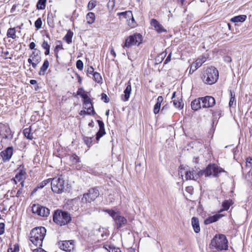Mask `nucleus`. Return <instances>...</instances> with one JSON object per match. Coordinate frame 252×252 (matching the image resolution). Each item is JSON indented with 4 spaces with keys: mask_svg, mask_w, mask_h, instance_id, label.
I'll return each mask as SVG.
<instances>
[{
    "mask_svg": "<svg viewBox=\"0 0 252 252\" xmlns=\"http://www.w3.org/2000/svg\"><path fill=\"white\" fill-rule=\"evenodd\" d=\"M46 233V229L44 227H36L33 228L29 234V240L31 242L30 245L33 244L37 247H41Z\"/></svg>",
    "mask_w": 252,
    "mask_h": 252,
    "instance_id": "nucleus-1",
    "label": "nucleus"
},
{
    "mask_svg": "<svg viewBox=\"0 0 252 252\" xmlns=\"http://www.w3.org/2000/svg\"><path fill=\"white\" fill-rule=\"evenodd\" d=\"M210 248L217 252L228 249V241L223 234H216L212 239L210 244Z\"/></svg>",
    "mask_w": 252,
    "mask_h": 252,
    "instance_id": "nucleus-2",
    "label": "nucleus"
},
{
    "mask_svg": "<svg viewBox=\"0 0 252 252\" xmlns=\"http://www.w3.org/2000/svg\"><path fill=\"white\" fill-rule=\"evenodd\" d=\"M53 220L57 225L63 226L69 223L71 220V217L67 212L57 210L54 212Z\"/></svg>",
    "mask_w": 252,
    "mask_h": 252,
    "instance_id": "nucleus-3",
    "label": "nucleus"
},
{
    "mask_svg": "<svg viewBox=\"0 0 252 252\" xmlns=\"http://www.w3.org/2000/svg\"><path fill=\"white\" fill-rule=\"evenodd\" d=\"M219 78L218 70L214 67H211L206 69L203 74V81L207 84L212 85L218 80Z\"/></svg>",
    "mask_w": 252,
    "mask_h": 252,
    "instance_id": "nucleus-4",
    "label": "nucleus"
},
{
    "mask_svg": "<svg viewBox=\"0 0 252 252\" xmlns=\"http://www.w3.org/2000/svg\"><path fill=\"white\" fill-rule=\"evenodd\" d=\"M104 212L108 213L116 222L117 228L119 229L127 223V220L122 216L119 212H116L112 209H106Z\"/></svg>",
    "mask_w": 252,
    "mask_h": 252,
    "instance_id": "nucleus-5",
    "label": "nucleus"
},
{
    "mask_svg": "<svg viewBox=\"0 0 252 252\" xmlns=\"http://www.w3.org/2000/svg\"><path fill=\"white\" fill-rule=\"evenodd\" d=\"M64 180L62 176L56 177L51 180V189L56 193H62L64 189Z\"/></svg>",
    "mask_w": 252,
    "mask_h": 252,
    "instance_id": "nucleus-6",
    "label": "nucleus"
},
{
    "mask_svg": "<svg viewBox=\"0 0 252 252\" xmlns=\"http://www.w3.org/2000/svg\"><path fill=\"white\" fill-rule=\"evenodd\" d=\"M183 174H185V177L186 180H195L200 176V171L195 170L193 168L185 169V168H183L182 166H180L179 174L183 177Z\"/></svg>",
    "mask_w": 252,
    "mask_h": 252,
    "instance_id": "nucleus-7",
    "label": "nucleus"
},
{
    "mask_svg": "<svg viewBox=\"0 0 252 252\" xmlns=\"http://www.w3.org/2000/svg\"><path fill=\"white\" fill-rule=\"evenodd\" d=\"M142 41V36L140 34H134L129 36L125 40L123 47L130 48L134 45L138 46Z\"/></svg>",
    "mask_w": 252,
    "mask_h": 252,
    "instance_id": "nucleus-8",
    "label": "nucleus"
},
{
    "mask_svg": "<svg viewBox=\"0 0 252 252\" xmlns=\"http://www.w3.org/2000/svg\"><path fill=\"white\" fill-rule=\"evenodd\" d=\"M222 171L221 168H219L215 164H213L208 165L204 170H200V176L204 175L205 177H217Z\"/></svg>",
    "mask_w": 252,
    "mask_h": 252,
    "instance_id": "nucleus-9",
    "label": "nucleus"
},
{
    "mask_svg": "<svg viewBox=\"0 0 252 252\" xmlns=\"http://www.w3.org/2000/svg\"><path fill=\"white\" fill-rule=\"evenodd\" d=\"M32 213L42 217H48L50 214V210L48 208L38 204H33L32 207Z\"/></svg>",
    "mask_w": 252,
    "mask_h": 252,
    "instance_id": "nucleus-10",
    "label": "nucleus"
},
{
    "mask_svg": "<svg viewBox=\"0 0 252 252\" xmlns=\"http://www.w3.org/2000/svg\"><path fill=\"white\" fill-rule=\"evenodd\" d=\"M99 194V191L97 189H91L87 193L84 194L82 201L83 203H91L94 201L98 196Z\"/></svg>",
    "mask_w": 252,
    "mask_h": 252,
    "instance_id": "nucleus-11",
    "label": "nucleus"
},
{
    "mask_svg": "<svg viewBox=\"0 0 252 252\" xmlns=\"http://www.w3.org/2000/svg\"><path fill=\"white\" fill-rule=\"evenodd\" d=\"M74 240L61 241L58 242V245L60 249L67 252H74Z\"/></svg>",
    "mask_w": 252,
    "mask_h": 252,
    "instance_id": "nucleus-12",
    "label": "nucleus"
},
{
    "mask_svg": "<svg viewBox=\"0 0 252 252\" xmlns=\"http://www.w3.org/2000/svg\"><path fill=\"white\" fill-rule=\"evenodd\" d=\"M16 171L17 172L15 177L12 179V180L15 184H17L18 182L25 180L26 178L27 173L26 169L23 165H20Z\"/></svg>",
    "mask_w": 252,
    "mask_h": 252,
    "instance_id": "nucleus-13",
    "label": "nucleus"
},
{
    "mask_svg": "<svg viewBox=\"0 0 252 252\" xmlns=\"http://www.w3.org/2000/svg\"><path fill=\"white\" fill-rule=\"evenodd\" d=\"M0 135L5 139H11L13 137V134L9 126L2 123L0 124Z\"/></svg>",
    "mask_w": 252,
    "mask_h": 252,
    "instance_id": "nucleus-14",
    "label": "nucleus"
},
{
    "mask_svg": "<svg viewBox=\"0 0 252 252\" xmlns=\"http://www.w3.org/2000/svg\"><path fill=\"white\" fill-rule=\"evenodd\" d=\"M202 99V107L210 108L214 106L216 104L215 98L211 96H206L201 97Z\"/></svg>",
    "mask_w": 252,
    "mask_h": 252,
    "instance_id": "nucleus-15",
    "label": "nucleus"
},
{
    "mask_svg": "<svg viewBox=\"0 0 252 252\" xmlns=\"http://www.w3.org/2000/svg\"><path fill=\"white\" fill-rule=\"evenodd\" d=\"M13 152L12 147H8L0 153V156L4 162L9 161L11 159Z\"/></svg>",
    "mask_w": 252,
    "mask_h": 252,
    "instance_id": "nucleus-16",
    "label": "nucleus"
},
{
    "mask_svg": "<svg viewBox=\"0 0 252 252\" xmlns=\"http://www.w3.org/2000/svg\"><path fill=\"white\" fill-rule=\"evenodd\" d=\"M151 25L154 27V30L158 33L167 32V30L155 19H152L150 22Z\"/></svg>",
    "mask_w": 252,
    "mask_h": 252,
    "instance_id": "nucleus-17",
    "label": "nucleus"
},
{
    "mask_svg": "<svg viewBox=\"0 0 252 252\" xmlns=\"http://www.w3.org/2000/svg\"><path fill=\"white\" fill-rule=\"evenodd\" d=\"M40 51L37 49H34L32 52L30 57L32 58V60L33 61V63H32V66L34 68H36L37 64L41 62V58L39 55Z\"/></svg>",
    "mask_w": 252,
    "mask_h": 252,
    "instance_id": "nucleus-18",
    "label": "nucleus"
},
{
    "mask_svg": "<svg viewBox=\"0 0 252 252\" xmlns=\"http://www.w3.org/2000/svg\"><path fill=\"white\" fill-rule=\"evenodd\" d=\"M82 215H90L96 210L94 207H92L91 204L86 203L85 205H82Z\"/></svg>",
    "mask_w": 252,
    "mask_h": 252,
    "instance_id": "nucleus-19",
    "label": "nucleus"
},
{
    "mask_svg": "<svg viewBox=\"0 0 252 252\" xmlns=\"http://www.w3.org/2000/svg\"><path fill=\"white\" fill-rule=\"evenodd\" d=\"M97 122L99 126V130L96 134V140L98 141L99 139L105 134L104 128V124L103 122L100 120H97Z\"/></svg>",
    "mask_w": 252,
    "mask_h": 252,
    "instance_id": "nucleus-20",
    "label": "nucleus"
},
{
    "mask_svg": "<svg viewBox=\"0 0 252 252\" xmlns=\"http://www.w3.org/2000/svg\"><path fill=\"white\" fill-rule=\"evenodd\" d=\"M131 92V86L130 83L128 82L126 88L124 91V94L122 95V99L124 101H126L128 100Z\"/></svg>",
    "mask_w": 252,
    "mask_h": 252,
    "instance_id": "nucleus-21",
    "label": "nucleus"
},
{
    "mask_svg": "<svg viewBox=\"0 0 252 252\" xmlns=\"http://www.w3.org/2000/svg\"><path fill=\"white\" fill-rule=\"evenodd\" d=\"M223 216L221 214H216L215 215L210 216L205 219L204 223L205 224H209L211 223L214 222L218 220L220 218Z\"/></svg>",
    "mask_w": 252,
    "mask_h": 252,
    "instance_id": "nucleus-22",
    "label": "nucleus"
},
{
    "mask_svg": "<svg viewBox=\"0 0 252 252\" xmlns=\"http://www.w3.org/2000/svg\"><path fill=\"white\" fill-rule=\"evenodd\" d=\"M201 97L195 99L191 103V106L192 110L196 111L202 107Z\"/></svg>",
    "mask_w": 252,
    "mask_h": 252,
    "instance_id": "nucleus-23",
    "label": "nucleus"
},
{
    "mask_svg": "<svg viewBox=\"0 0 252 252\" xmlns=\"http://www.w3.org/2000/svg\"><path fill=\"white\" fill-rule=\"evenodd\" d=\"M191 224L195 233H199L200 231L198 219L193 217L191 219Z\"/></svg>",
    "mask_w": 252,
    "mask_h": 252,
    "instance_id": "nucleus-24",
    "label": "nucleus"
},
{
    "mask_svg": "<svg viewBox=\"0 0 252 252\" xmlns=\"http://www.w3.org/2000/svg\"><path fill=\"white\" fill-rule=\"evenodd\" d=\"M163 100V98L162 96H159L157 98V101L154 106V113L157 114L159 113L161 107V104Z\"/></svg>",
    "mask_w": 252,
    "mask_h": 252,
    "instance_id": "nucleus-25",
    "label": "nucleus"
},
{
    "mask_svg": "<svg viewBox=\"0 0 252 252\" xmlns=\"http://www.w3.org/2000/svg\"><path fill=\"white\" fill-rule=\"evenodd\" d=\"M205 61L206 58L205 57L198 58L194 63L191 64V68L194 67V69H197L200 67Z\"/></svg>",
    "mask_w": 252,
    "mask_h": 252,
    "instance_id": "nucleus-26",
    "label": "nucleus"
},
{
    "mask_svg": "<svg viewBox=\"0 0 252 252\" xmlns=\"http://www.w3.org/2000/svg\"><path fill=\"white\" fill-rule=\"evenodd\" d=\"M118 15L120 16H122L123 18L126 19L127 20H128V19H131L132 22L134 21L132 12L131 11L119 12L118 13Z\"/></svg>",
    "mask_w": 252,
    "mask_h": 252,
    "instance_id": "nucleus-27",
    "label": "nucleus"
},
{
    "mask_svg": "<svg viewBox=\"0 0 252 252\" xmlns=\"http://www.w3.org/2000/svg\"><path fill=\"white\" fill-rule=\"evenodd\" d=\"M49 65V63L47 60H45L43 63V64L41 66L40 69L39 74L40 75H44L45 72Z\"/></svg>",
    "mask_w": 252,
    "mask_h": 252,
    "instance_id": "nucleus-28",
    "label": "nucleus"
},
{
    "mask_svg": "<svg viewBox=\"0 0 252 252\" xmlns=\"http://www.w3.org/2000/svg\"><path fill=\"white\" fill-rule=\"evenodd\" d=\"M236 105V100L235 98V93L230 91V98L229 102V106L230 107H235Z\"/></svg>",
    "mask_w": 252,
    "mask_h": 252,
    "instance_id": "nucleus-29",
    "label": "nucleus"
},
{
    "mask_svg": "<svg viewBox=\"0 0 252 252\" xmlns=\"http://www.w3.org/2000/svg\"><path fill=\"white\" fill-rule=\"evenodd\" d=\"M73 33L71 31H68L65 35L63 38V39L68 44L72 42V38L73 37Z\"/></svg>",
    "mask_w": 252,
    "mask_h": 252,
    "instance_id": "nucleus-30",
    "label": "nucleus"
},
{
    "mask_svg": "<svg viewBox=\"0 0 252 252\" xmlns=\"http://www.w3.org/2000/svg\"><path fill=\"white\" fill-rule=\"evenodd\" d=\"M6 35L8 38H11L13 39H15L16 38L15 28H9L7 30Z\"/></svg>",
    "mask_w": 252,
    "mask_h": 252,
    "instance_id": "nucleus-31",
    "label": "nucleus"
},
{
    "mask_svg": "<svg viewBox=\"0 0 252 252\" xmlns=\"http://www.w3.org/2000/svg\"><path fill=\"white\" fill-rule=\"evenodd\" d=\"M95 18V15L93 12H89L86 15L87 22L89 24H93L94 22Z\"/></svg>",
    "mask_w": 252,
    "mask_h": 252,
    "instance_id": "nucleus-32",
    "label": "nucleus"
},
{
    "mask_svg": "<svg viewBox=\"0 0 252 252\" xmlns=\"http://www.w3.org/2000/svg\"><path fill=\"white\" fill-rule=\"evenodd\" d=\"M246 15H241L233 17L232 18L231 21L233 22H243L246 20Z\"/></svg>",
    "mask_w": 252,
    "mask_h": 252,
    "instance_id": "nucleus-33",
    "label": "nucleus"
},
{
    "mask_svg": "<svg viewBox=\"0 0 252 252\" xmlns=\"http://www.w3.org/2000/svg\"><path fill=\"white\" fill-rule=\"evenodd\" d=\"M32 129L30 127L26 128L24 129L23 133L24 136L28 139L32 140L33 139L32 134L31 133Z\"/></svg>",
    "mask_w": 252,
    "mask_h": 252,
    "instance_id": "nucleus-34",
    "label": "nucleus"
},
{
    "mask_svg": "<svg viewBox=\"0 0 252 252\" xmlns=\"http://www.w3.org/2000/svg\"><path fill=\"white\" fill-rule=\"evenodd\" d=\"M54 17L55 15L51 13L48 14L47 16V24L50 27L53 28L54 27Z\"/></svg>",
    "mask_w": 252,
    "mask_h": 252,
    "instance_id": "nucleus-35",
    "label": "nucleus"
},
{
    "mask_svg": "<svg viewBox=\"0 0 252 252\" xmlns=\"http://www.w3.org/2000/svg\"><path fill=\"white\" fill-rule=\"evenodd\" d=\"M85 109H87V113L88 115H94L95 114L92 103L90 106L87 104L85 105Z\"/></svg>",
    "mask_w": 252,
    "mask_h": 252,
    "instance_id": "nucleus-36",
    "label": "nucleus"
},
{
    "mask_svg": "<svg viewBox=\"0 0 252 252\" xmlns=\"http://www.w3.org/2000/svg\"><path fill=\"white\" fill-rule=\"evenodd\" d=\"M232 204V201L230 200H224L222 204V206L223 207V209L220 211L223 210H227L229 209L231 205Z\"/></svg>",
    "mask_w": 252,
    "mask_h": 252,
    "instance_id": "nucleus-37",
    "label": "nucleus"
},
{
    "mask_svg": "<svg viewBox=\"0 0 252 252\" xmlns=\"http://www.w3.org/2000/svg\"><path fill=\"white\" fill-rule=\"evenodd\" d=\"M94 137H87V136H84L83 138V141L84 143L87 145L88 147H90L92 145L93 142V139Z\"/></svg>",
    "mask_w": 252,
    "mask_h": 252,
    "instance_id": "nucleus-38",
    "label": "nucleus"
},
{
    "mask_svg": "<svg viewBox=\"0 0 252 252\" xmlns=\"http://www.w3.org/2000/svg\"><path fill=\"white\" fill-rule=\"evenodd\" d=\"M94 79L97 83H102V79L100 73L95 72L93 73Z\"/></svg>",
    "mask_w": 252,
    "mask_h": 252,
    "instance_id": "nucleus-39",
    "label": "nucleus"
},
{
    "mask_svg": "<svg viewBox=\"0 0 252 252\" xmlns=\"http://www.w3.org/2000/svg\"><path fill=\"white\" fill-rule=\"evenodd\" d=\"M46 0H38L36 7L38 9H44L45 8Z\"/></svg>",
    "mask_w": 252,
    "mask_h": 252,
    "instance_id": "nucleus-40",
    "label": "nucleus"
},
{
    "mask_svg": "<svg viewBox=\"0 0 252 252\" xmlns=\"http://www.w3.org/2000/svg\"><path fill=\"white\" fill-rule=\"evenodd\" d=\"M51 179H48L47 180L43 181L42 182H41L38 185V186H37V187L35 189V190H36L37 189H42L46 185L51 183Z\"/></svg>",
    "mask_w": 252,
    "mask_h": 252,
    "instance_id": "nucleus-41",
    "label": "nucleus"
},
{
    "mask_svg": "<svg viewBox=\"0 0 252 252\" xmlns=\"http://www.w3.org/2000/svg\"><path fill=\"white\" fill-rule=\"evenodd\" d=\"M69 160L73 163H79L80 162V159L76 155H73L70 156Z\"/></svg>",
    "mask_w": 252,
    "mask_h": 252,
    "instance_id": "nucleus-42",
    "label": "nucleus"
},
{
    "mask_svg": "<svg viewBox=\"0 0 252 252\" xmlns=\"http://www.w3.org/2000/svg\"><path fill=\"white\" fill-rule=\"evenodd\" d=\"M96 4V2L95 0H90L88 4L87 8L88 10H92L93 9H94Z\"/></svg>",
    "mask_w": 252,
    "mask_h": 252,
    "instance_id": "nucleus-43",
    "label": "nucleus"
},
{
    "mask_svg": "<svg viewBox=\"0 0 252 252\" xmlns=\"http://www.w3.org/2000/svg\"><path fill=\"white\" fill-rule=\"evenodd\" d=\"M42 20L40 18H38L34 23V26L37 30H39L41 28L42 26Z\"/></svg>",
    "mask_w": 252,
    "mask_h": 252,
    "instance_id": "nucleus-44",
    "label": "nucleus"
},
{
    "mask_svg": "<svg viewBox=\"0 0 252 252\" xmlns=\"http://www.w3.org/2000/svg\"><path fill=\"white\" fill-rule=\"evenodd\" d=\"M174 106L178 109H181L183 108V105L182 102L179 100H174L173 101Z\"/></svg>",
    "mask_w": 252,
    "mask_h": 252,
    "instance_id": "nucleus-45",
    "label": "nucleus"
},
{
    "mask_svg": "<svg viewBox=\"0 0 252 252\" xmlns=\"http://www.w3.org/2000/svg\"><path fill=\"white\" fill-rule=\"evenodd\" d=\"M165 55H166V53L163 52V53L160 54L159 55H158L157 57L156 60L159 63H161L162 61V60H163Z\"/></svg>",
    "mask_w": 252,
    "mask_h": 252,
    "instance_id": "nucleus-46",
    "label": "nucleus"
},
{
    "mask_svg": "<svg viewBox=\"0 0 252 252\" xmlns=\"http://www.w3.org/2000/svg\"><path fill=\"white\" fill-rule=\"evenodd\" d=\"M76 67L80 70H82L83 68V63L82 61L78 60L76 62Z\"/></svg>",
    "mask_w": 252,
    "mask_h": 252,
    "instance_id": "nucleus-47",
    "label": "nucleus"
},
{
    "mask_svg": "<svg viewBox=\"0 0 252 252\" xmlns=\"http://www.w3.org/2000/svg\"><path fill=\"white\" fill-rule=\"evenodd\" d=\"M246 165L247 167L252 168V158H248L246 159Z\"/></svg>",
    "mask_w": 252,
    "mask_h": 252,
    "instance_id": "nucleus-48",
    "label": "nucleus"
},
{
    "mask_svg": "<svg viewBox=\"0 0 252 252\" xmlns=\"http://www.w3.org/2000/svg\"><path fill=\"white\" fill-rule=\"evenodd\" d=\"M77 94L78 95H81V96L84 99H85V98H87L88 96L86 92H83L82 93H80V90H78L77 92Z\"/></svg>",
    "mask_w": 252,
    "mask_h": 252,
    "instance_id": "nucleus-49",
    "label": "nucleus"
},
{
    "mask_svg": "<svg viewBox=\"0 0 252 252\" xmlns=\"http://www.w3.org/2000/svg\"><path fill=\"white\" fill-rule=\"evenodd\" d=\"M5 224L3 222L0 223V235L4 233Z\"/></svg>",
    "mask_w": 252,
    "mask_h": 252,
    "instance_id": "nucleus-50",
    "label": "nucleus"
},
{
    "mask_svg": "<svg viewBox=\"0 0 252 252\" xmlns=\"http://www.w3.org/2000/svg\"><path fill=\"white\" fill-rule=\"evenodd\" d=\"M101 99L105 102L107 103L109 101V99L107 95L104 93L101 94Z\"/></svg>",
    "mask_w": 252,
    "mask_h": 252,
    "instance_id": "nucleus-51",
    "label": "nucleus"
},
{
    "mask_svg": "<svg viewBox=\"0 0 252 252\" xmlns=\"http://www.w3.org/2000/svg\"><path fill=\"white\" fill-rule=\"evenodd\" d=\"M84 105H91L92 102L91 99L89 97H88L87 98H85V99H84Z\"/></svg>",
    "mask_w": 252,
    "mask_h": 252,
    "instance_id": "nucleus-52",
    "label": "nucleus"
},
{
    "mask_svg": "<svg viewBox=\"0 0 252 252\" xmlns=\"http://www.w3.org/2000/svg\"><path fill=\"white\" fill-rule=\"evenodd\" d=\"M186 191L189 194L191 195L193 194V189L191 186L187 187L186 188Z\"/></svg>",
    "mask_w": 252,
    "mask_h": 252,
    "instance_id": "nucleus-53",
    "label": "nucleus"
},
{
    "mask_svg": "<svg viewBox=\"0 0 252 252\" xmlns=\"http://www.w3.org/2000/svg\"><path fill=\"white\" fill-rule=\"evenodd\" d=\"M41 46L44 49H48V48H50V46L48 44V42L45 40L43 42Z\"/></svg>",
    "mask_w": 252,
    "mask_h": 252,
    "instance_id": "nucleus-54",
    "label": "nucleus"
},
{
    "mask_svg": "<svg viewBox=\"0 0 252 252\" xmlns=\"http://www.w3.org/2000/svg\"><path fill=\"white\" fill-rule=\"evenodd\" d=\"M2 54H3L5 56V57H3V58L4 59H11L12 58V55H11V56H10V57H8V55L9 54V52L8 51L2 52Z\"/></svg>",
    "mask_w": 252,
    "mask_h": 252,
    "instance_id": "nucleus-55",
    "label": "nucleus"
},
{
    "mask_svg": "<svg viewBox=\"0 0 252 252\" xmlns=\"http://www.w3.org/2000/svg\"><path fill=\"white\" fill-rule=\"evenodd\" d=\"M19 251L18 247L14 246V248H10L8 249V252H18Z\"/></svg>",
    "mask_w": 252,
    "mask_h": 252,
    "instance_id": "nucleus-56",
    "label": "nucleus"
},
{
    "mask_svg": "<svg viewBox=\"0 0 252 252\" xmlns=\"http://www.w3.org/2000/svg\"><path fill=\"white\" fill-rule=\"evenodd\" d=\"M103 248L109 252V251H112V249L113 248V246L110 245L105 244L103 246Z\"/></svg>",
    "mask_w": 252,
    "mask_h": 252,
    "instance_id": "nucleus-57",
    "label": "nucleus"
},
{
    "mask_svg": "<svg viewBox=\"0 0 252 252\" xmlns=\"http://www.w3.org/2000/svg\"><path fill=\"white\" fill-rule=\"evenodd\" d=\"M171 55H172V53H170L169 54V55H168L167 57L166 58V59H165L164 62V64H166L167 63L169 62L171 60Z\"/></svg>",
    "mask_w": 252,
    "mask_h": 252,
    "instance_id": "nucleus-58",
    "label": "nucleus"
},
{
    "mask_svg": "<svg viewBox=\"0 0 252 252\" xmlns=\"http://www.w3.org/2000/svg\"><path fill=\"white\" fill-rule=\"evenodd\" d=\"M94 68L92 66H90L88 68L87 72L89 74H93L94 73Z\"/></svg>",
    "mask_w": 252,
    "mask_h": 252,
    "instance_id": "nucleus-59",
    "label": "nucleus"
},
{
    "mask_svg": "<svg viewBox=\"0 0 252 252\" xmlns=\"http://www.w3.org/2000/svg\"><path fill=\"white\" fill-rule=\"evenodd\" d=\"M46 251L43 249H41V247H38V248L35 249L33 250V252H45Z\"/></svg>",
    "mask_w": 252,
    "mask_h": 252,
    "instance_id": "nucleus-60",
    "label": "nucleus"
},
{
    "mask_svg": "<svg viewBox=\"0 0 252 252\" xmlns=\"http://www.w3.org/2000/svg\"><path fill=\"white\" fill-rule=\"evenodd\" d=\"M109 252H121V251L118 248L113 247V248L112 249V251H109Z\"/></svg>",
    "mask_w": 252,
    "mask_h": 252,
    "instance_id": "nucleus-61",
    "label": "nucleus"
},
{
    "mask_svg": "<svg viewBox=\"0 0 252 252\" xmlns=\"http://www.w3.org/2000/svg\"><path fill=\"white\" fill-rule=\"evenodd\" d=\"M59 49H63V46L62 44L56 45V46L55 48V50H54L55 52H56L57 51H58Z\"/></svg>",
    "mask_w": 252,
    "mask_h": 252,
    "instance_id": "nucleus-62",
    "label": "nucleus"
},
{
    "mask_svg": "<svg viewBox=\"0 0 252 252\" xmlns=\"http://www.w3.org/2000/svg\"><path fill=\"white\" fill-rule=\"evenodd\" d=\"M35 44L33 42H31L29 45V48L32 50L35 49Z\"/></svg>",
    "mask_w": 252,
    "mask_h": 252,
    "instance_id": "nucleus-63",
    "label": "nucleus"
},
{
    "mask_svg": "<svg viewBox=\"0 0 252 252\" xmlns=\"http://www.w3.org/2000/svg\"><path fill=\"white\" fill-rule=\"evenodd\" d=\"M110 54L114 57L115 58L116 56V54L114 51V49L112 47L110 49Z\"/></svg>",
    "mask_w": 252,
    "mask_h": 252,
    "instance_id": "nucleus-64",
    "label": "nucleus"
}]
</instances>
